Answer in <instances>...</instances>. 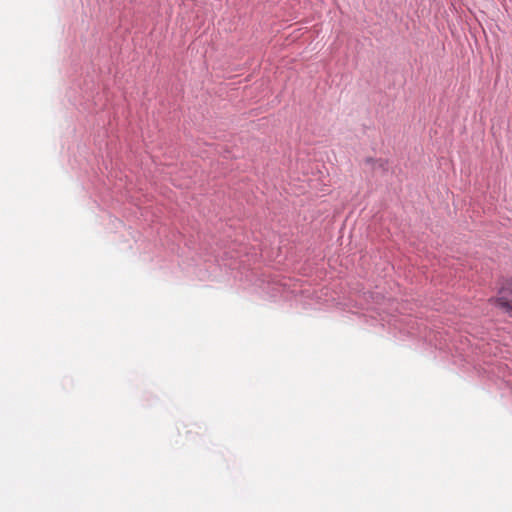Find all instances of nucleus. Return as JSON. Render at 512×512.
<instances>
[{"mask_svg":"<svg viewBox=\"0 0 512 512\" xmlns=\"http://www.w3.org/2000/svg\"><path fill=\"white\" fill-rule=\"evenodd\" d=\"M257 286L260 293L273 300H291L298 293L296 289H291L287 282H281L275 279H258Z\"/></svg>","mask_w":512,"mask_h":512,"instance_id":"nucleus-1","label":"nucleus"},{"mask_svg":"<svg viewBox=\"0 0 512 512\" xmlns=\"http://www.w3.org/2000/svg\"><path fill=\"white\" fill-rule=\"evenodd\" d=\"M365 162L367 164H371L374 168L378 167V168L383 169V170L386 169V167H385L386 166V161L383 160V159H374L372 157H367L365 159Z\"/></svg>","mask_w":512,"mask_h":512,"instance_id":"nucleus-3","label":"nucleus"},{"mask_svg":"<svg viewBox=\"0 0 512 512\" xmlns=\"http://www.w3.org/2000/svg\"><path fill=\"white\" fill-rule=\"evenodd\" d=\"M491 305L512 318V277L504 278L497 295L489 299Z\"/></svg>","mask_w":512,"mask_h":512,"instance_id":"nucleus-2","label":"nucleus"}]
</instances>
